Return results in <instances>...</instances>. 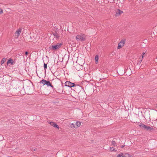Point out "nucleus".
I'll return each mask as SVG.
<instances>
[{
	"label": "nucleus",
	"instance_id": "2eb2a0df",
	"mask_svg": "<svg viewBox=\"0 0 157 157\" xmlns=\"http://www.w3.org/2000/svg\"><path fill=\"white\" fill-rule=\"evenodd\" d=\"M98 56L97 55L95 56V60L96 62V63H97L98 62Z\"/></svg>",
	"mask_w": 157,
	"mask_h": 157
},
{
	"label": "nucleus",
	"instance_id": "c85d7f7f",
	"mask_svg": "<svg viewBox=\"0 0 157 157\" xmlns=\"http://www.w3.org/2000/svg\"><path fill=\"white\" fill-rule=\"evenodd\" d=\"M28 52L27 51L25 52V54L26 55H28Z\"/></svg>",
	"mask_w": 157,
	"mask_h": 157
},
{
	"label": "nucleus",
	"instance_id": "bb28decb",
	"mask_svg": "<svg viewBox=\"0 0 157 157\" xmlns=\"http://www.w3.org/2000/svg\"><path fill=\"white\" fill-rule=\"evenodd\" d=\"M145 54V53L144 52H143V53H142V57H141V59H142L144 57V55Z\"/></svg>",
	"mask_w": 157,
	"mask_h": 157
},
{
	"label": "nucleus",
	"instance_id": "a878e982",
	"mask_svg": "<svg viewBox=\"0 0 157 157\" xmlns=\"http://www.w3.org/2000/svg\"><path fill=\"white\" fill-rule=\"evenodd\" d=\"M3 11L1 8H0V14L3 13Z\"/></svg>",
	"mask_w": 157,
	"mask_h": 157
},
{
	"label": "nucleus",
	"instance_id": "9b49d317",
	"mask_svg": "<svg viewBox=\"0 0 157 157\" xmlns=\"http://www.w3.org/2000/svg\"><path fill=\"white\" fill-rule=\"evenodd\" d=\"M123 13V11H121L120 10V9H118L116 11V14L117 15H119Z\"/></svg>",
	"mask_w": 157,
	"mask_h": 157
},
{
	"label": "nucleus",
	"instance_id": "c756f323",
	"mask_svg": "<svg viewBox=\"0 0 157 157\" xmlns=\"http://www.w3.org/2000/svg\"><path fill=\"white\" fill-rule=\"evenodd\" d=\"M124 145H122L121 146V148H123L124 147Z\"/></svg>",
	"mask_w": 157,
	"mask_h": 157
},
{
	"label": "nucleus",
	"instance_id": "20e7f679",
	"mask_svg": "<svg viewBox=\"0 0 157 157\" xmlns=\"http://www.w3.org/2000/svg\"><path fill=\"white\" fill-rule=\"evenodd\" d=\"M34 87L33 86H27L25 88V90L27 92V94H32L33 92Z\"/></svg>",
	"mask_w": 157,
	"mask_h": 157
},
{
	"label": "nucleus",
	"instance_id": "7ed1b4c3",
	"mask_svg": "<svg viewBox=\"0 0 157 157\" xmlns=\"http://www.w3.org/2000/svg\"><path fill=\"white\" fill-rule=\"evenodd\" d=\"M40 83L43 84V86L45 85H46L48 86H51L53 89V86L52 85L51 83L49 81L43 79L40 81Z\"/></svg>",
	"mask_w": 157,
	"mask_h": 157
},
{
	"label": "nucleus",
	"instance_id": "f3484780",
	"mask_svg": "<svg viewBox=\"0 0 157 157\" xmlns=\"http://www.w3.org/2000/svg\"><path fill=\"white\" fill-rule=\"evenodd\" d=\"M76 125L78 127H79L81 125V122L79 121H77L76 124Z\"/></svg>",
	"mask_w": 157,
	"mask_h": 157
},
{
	"label": "nucleus",
	"instance_id": "5701e85b",
	"mask_svg": "<svg viewBox=\"0 0 157 157\" xmlns=\"http://www.w3.org/2000/svg\"><path fill=\"white\" fill-rule=\"evenodd\" d=\"M114 149L113 147H110L109 150L110 151H114Z\"/></svg>",
	"mask_w": 157,
	"mask_h": 157
},
{
	"label": "nucleus",
	"instance_id": "39448f33",
	"mask_svg": "<svg viewBox=\"0 0 157 157\" xmlns=\"http://www.w3.org/2000/svg\"><path fill=\"white\" fill-rule=\"evenodd\" d=\"M62 43H57L55 45H51L49 47V48L53 50H56L58 49H59L61 45H62Z\"/></svg>",
	"mask_w": 157,
	"mask_h": 157
},
{
	"label": "nucleus",
	"instance_id": "f257e3e1",
	"mask_svg": "<svg viewBox=\"0 0 157 157\" xmlns=\"http://www.w3.org/2000/svg\"><path fill=\"white\" fill-rule=\"evenodd\" d=\"M138 125L142 129L144 130H146L148 131L152 132L153 131L154 129L152 127H150L148 126H147L143 123H140V124Z\"/></svg>",
	"mask_w": 157,
	"mask_h": 157
},
{
	"label": "nucleus",
	"instance_id": "4be33fe9",
	"mask_svg": "<svg viewBox=\"0 0 157 157\" xmlns=\"http://www.w3.org/2000/svg\"><path fill=\"white\" fill-rule=\"evenodd\" d=\"M54 127H55L56 128H57L58 129H59V126H58V125H57L56 123H55V124H54Z\"/></svg>",
	"mask_w": 157,
	"mask_h": 157
},
{
	"label": "nucleus",
	"instance_id": "ddd939ff",
	"mask_svg": "<svg viewBox=\"0 0 157 157\" xmlns=\"http://www.w3.org/2000/svg\"><path fill=\"white\" fill-rule=\"evenodd\" d=\"M6 61V59L5 58H2L1 61V65H2Z\"/></svg>",
	"mask_w": 157,
	"mask_h": 157
},
{
	"label": "nucleus",
	"instance_id": "f8f14e48",
	"mask_svg": "<svg viewBox=\"0 0 157 157\" xmlns=\"http://www.w3.org/2000/svg\"><path fill=\"white\" fill-rule=\"evenodd\" d=\"M52 34L57 39H59V36L56 32L52 33Z\"/></svg>",
	"mask_w": 157,
	"mask_h": 157
},
{
	"label": "nucleus",
	"instance_id": "a211bd4d",
	"mask_svg": "<svg viewBox=\"0 0 157 157\" xmlns=\"http://www.w3.org/2000/svg\"><path fill=\"white\" fill-rule=\"evenodd\" d=\"M44 69L45 70V71H46L47 68V64H45L44 63Z\"/></svg>",
	"mask_w": 157,
	"mask_h": 157
},
{
	"label": "nucleus",
	"instance_id": "6ab92c4d",
	"mask_svg": "<svg viewBox=\"0 0 157 157\" xmlns=\"http://www.w3.org/2000/svg\"><path fill=\"white\" fill-rule=\"evenodd\" d=\"M55 123L53 122H50V123H49V124H50V125L52 126H53V127H54V124H55Z\"/></svg>",
	"mask_w": 157,
	"mask_h": 157
},
{
	"label": "nucleus",
	"instance_id": "dca6fc26",
	"mask_svg": "<svg viewBox=\"0 0 157 157\" xmlns=\"http://www.w3.org/2000/svg\"><path fill=\"white\" fill-rule=\"evenodd\" d=\"M142 59L141 58H140L138 60V62L137 63V64L139 65L142 62Z\"/></svg>",
	"mask_w": 157,
	"mask_h": 157
},
{
	"label": "nucleus",
	"instance_id": "412c9836",
	"mask_svg": "<svg viewBox=\"0 0 157 157\" xmlns=\"http://www.w3.org/2000/svg\"><path fill=\"white\" fill-rule=\"evenodd\" d=\"M112 144L114 146H115V145L116 144V142L114 140H113L112 141Z\"/></svg>",
	"mask_w": 157,
	"mask_h": 157
},
{
	"label": "nucleus",
	"instance_id": "9d476101",
	"mask_svg": "<svg viewBox=\"0 0 157 157\" xmlns=\"http://www.w3.org/2000/svg\"><path fill=\"white\" fill-rule=\"evenodd\" d=\"M117 157H130V156L128 154L124 155L122 153H121L117 155Z\"/></svg>",
	"mask_w": 157,
	"mask_h": 157
},
{
	"label": "nucleus",
	"instance_id": "cd10ccee",
	"mask_svg": "<svg viewBox=\"0 0 157 157\" xmlns=\"http://www.w3.org/2000/svg\"><path fill=\"white\" fill-rule=\"evenodd\" d=\"M32 150H33V151H36L37 150V148L33 149V148H32Z\"/></svg>",
	"mask_w": 157,
	"mask_h": 157
},
{
	"label": "nucleus",
	"instance_id": "f03ea898",
	"mask_svg": "<svg viewBox=\"0 0 157 157\" xmlns=\"http://www.w3.org/2000/svg\"><path fill=\"white\" fill-rule=\"evenodd\" d=\"M65 86L71 88L72 87L78 86L79 85L77 84H75V83L71 82L70 81H67L65 83Z\"/></svg>",
	"mask_w": 157,
	"mask_h": 157
},
{
	"label": "nucleus",
	"instance_id": "b1692460",
	"mask_svg": "<svg viewBox=\"0 0 157 157\" xmlns=\"http://www.w3.org/2000/svg\"><path fill=\"white\" fill-rule=\"evenodd\" d=\"M122 47V45L120 44H118V46L117 47V48L118 49H120V48L121 47Z\"/></svg>",
	"mask_w": 157,
	"mask_h": 157
},
{
	"label": "nucleus",
	"instance_id": "6e6552de",
	"mask_svg": "<svg viewBox=\"0 0 157 157\" xmlns=\"http://www.w3.org/2000/svg\"><path fill=\"white\" fill-rule=\"evenodd\" d=\"M78 96L79 98L83 99L85 97V93L83 91H80L78 94Z\"/></svg>",
	"mask_w": 157,
	"mask_h": 157
},
{
	"label": "nucleus",
	"instance_id": "0eeeda50",
	"mask_svg": "<svg viewBox=\"0 0 157 157\" xmlns=\"http://www.w3.org/2000/svg\"><path fill=\"white\" fill-rule=\"evenodd\" d=\"M76 39L78 41H84L86 40V38L83 35H77L76 36Z\"/></svg>",
	"mask_w": 157,
	"mask_h": 157
},
{
	"label": "nucleus",
	"instance_id": "423d86ee",
	"mask_svg": "<svg viewBox=\"0 0 157 157\" xmlns=\"http://www.w3.org/2000/svg\"><path fill=\"white\" fill-rule=\"evenodd\" d=\"M15 64V62L11 58H9L7 61L6 63V66H5L6 68L7 67V66H10V64L11 65H13Z\"/></svg>",
	"mask_w": 157,
	"mask_h": 157
},
{
	"label": "nucleus",
	"instance_id": "393cba45",
	"mask_svg": "<svg viewBox=\"0 0 157 157\" xmlns=\"http://www.w3.org/2000/svg\"><path fill=\"white\" fill-rule=\"evenodd\" d=\"M71 127V128H75L74 124L73 123H72Z\"/></svg>",
	"mask_w": 157,
	"mask_h": 157
},
{
	"label": "nucleus",
	"instance_id": "aec40b11",
	"mask_svg": "<svg viewBox=\"0 0 157 157\" xmlns=\"http://www.w3.org/2000/svg\"><path fill=\"white\" fill-rule=\"evenodd\" d=\"M36 119L38 121H39L41 119V117L39 116H37L36 117Z\"/></svg>",
	"mask_w": 157,
	"mask_h": 157
},
{
	"label": "nucleus",
	"instance_id": "1a4fd4ad",
	"mask_svg": "<svg viewBox=\"0 0 157 157\" xmlns=\"http://www.w3.org/2000/svg\"><path fill=\"white\" fill-rule=\"evenodd\" d=\"M22 29L19 28L18 30L16 31L15 33V38H17L19 36L20 33L21 32Z\"/></svg>",
	"mask_w": 157,
	"mask_h": 157
},
{
	"label": "nucleus",
	"instance_id": "4468645a",
	"mask_svg": "<svg viewBox=\"0 0 157 157\" xmlns=\"http://www.w3.org/2000/svg\"><path fill=\"white\" fill-rule=\"evenodd\" d=\"M125 43V41L122 40H121V41L119 44H120L122 46H123L124 45Z\"/></svg>",
	"mask_w": 157,
	"mask_h": 157
}]
</instances>
